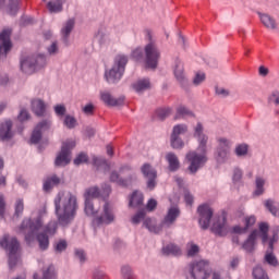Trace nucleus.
Returning <instances> with one entry per match:
<instances>
[{
    "instance_id": "13d9d810",
    "label": "nucleus",
    "mask_w": 279,
    "mask_h": 279,
    "mask_svg": "<svg viewBox=\"0 0 279 279\" xmlns=\"http://www.w3.org/2000/svg\"><path fill=\"white\" fill-rule=\"evenodd\" d=\"M68 243L65 242V240H60L57 244H56V246H54V250H56V252H64V250H66V247H68Z\"/></svg>"
},
{
    "instance_id": "603ef678",
    "label": "nucleus",
    "mask_w": 279,
    "mask_h": 279,
    "mask_svg": "<svg viewBox=\"0 0 279 279\" xmlns=\"http://www.w3.org/2000/svg\"><path fill=\"white\" fill-rule=\"evenodd\" d=\"M84 162H88V155L81 153L74 159V165L80 166V165H84Z\"/></svg>"
},
{
    "instance_id": "5fc2aeb1",
    "label": "nucleus",
    "mask_w": 279,
    "mask_h": 279,
    "mask_svg": "<svg viewBox=\"0 0 279 279\" xmlns=\"http://www.w3.org/2000/svg\"><path fill=\"white\" fill-rule=\"evenodd\" d=\"M54 113L57 114V117H64V114H66V107L64 105L54 106Z\"/></svg>"
},
{
    "instance_id": "37998d69",
    "label": "nucleus",
    "mask_w": 279,
    "mask_h": 279,
    "mask_svg": "<svg viewBox=\"0 0 279 279\" xmlns=\"http://www.w3.org/2000/svg\"><path fill=\"white\" fill-rule=\"evenodd\" d=\"M264 260L265 263H267V265H270V267H278L279 265L278 258L276 257V255L269 251L266 252Z\"/></svg>"
},
{
    "instance_id": "2f4dec72",
    "label": "nucleus",
    "mask_w": 279,
    "mask_h": 279,
    "mask_svg": "<svg viewBox=\"0 0 279 279\" xmlns=\"http://www.w3.org/2000/svg\"><path fill=\"white\" fill-rule=\"evenodd\" d=\"M34 279H56V268L53 265H49L48 267L43 269V276L41 278H38V274H35L33 276Z\"/></svg>"
},
{
    "instance_id": "f257e3e1",
    "label": "nucleus",
    "mask_w": 279,
    "mask_h": 279,
    "mask_svg": "<svg viewBox=\"0 0 279 279\" xmlns=\"http://www.w3.org/2000/svg\"><path fill=\"white\" fill-rule=\"evenodd\" d=\"M194 138H196L198 146L197 150H190L185 155V160L189 163L187 171L195 174L206 162H208V156L206 145H208V135L204 133V125L198 122L194 128Z\"/></svg>"
},
{
    "instance_id": "69168bd1",
    "label": "nucleus",
    "mask_w": 279,
    "mask_h": 279,
    "mask_svg": "<svg viewBox=\"0 0 279 279\" xmlns=\"http://www.w3.org/2000/svg\"><path fill=\"white\" fill-rule=\"evenodd\" d=\"M101 189H102L104 197H108L110 195V193H112V187L108 183H105Z\"/></svg>"
},
{
    "instance_id": "9b49d317",
    "label": "nucleus",
    "mask_w": 279,
    "mask_h": 279,
    "mask_svg": "<svg viewBox=\"0 0 279 279\" xmlns=\"http://www.w3.org/2000/svg\"><path fill=\"white\" fill-rule=\"evenodd\" d=\"M189 132V126L185 124H178L173 126L172 134H171V147L173 149H182L184 147V142L180 138V134H186Z\"/></svg>"
},
{
    "instance_id": "ea45409f",
    "label": "nucleus",
    "mask_w": 279,
    "mask_h": 279,
    "mask_svg": "<svg viewBox=\"0 0 279 279\" xmlns=\"http://www.w3.org/2000/svg\"><path fill=\"white\" fill-rule=\"evenodd\" d=\"M144 226L149 230V232H155V234H158V232L162 230V227L156 226V221L151 220V218H146L144 220Z\"/></svg>"
},
{
    "instance_id": "72a5a7b5",
    "label": "nucleus",
    "mask_w": 279,
    "mask_h": 279,
    "mask_svg": "<svg viewBox=\"0 0 279 279\" xmlns=\"http://www.w3.org/2000/svg\"><path fill=\"white\" fill-rule=\"evenodd\" d=\"M271 234L272 235L268 241V247H269L270 252H274V245H276V243H278V241H279V226L278 225L272 227Z\"/></svg>"
},
{
    "instance_id": "c85d7f7f",
    "label": "nucleus",
    "mask_w": 279,
    "mask_h": 279,
    "mask_svg": "<svg viewBox=\"0 0 279 279\" xmlns=\"http://www.w3.org/2000/svg\"><path fill=\"white\" fill-rule=\"evenodd\" d=\"M132 86L136 93H144V90H149V88H151V83L147 78H142L135 82Z\"/></svg>"
},
{
    "instance_id": "de8ad7c7",
    "label": "nucleus",
    "mask_w": 279,
    "mask_h": 279,
    "mask_svg": "<svg viewBox=\"0 0 279 279\" xmlns=\"http://www.w3.org/2000/svg\"><path fill=\"white\" fill-rule=\"evenodd\" d=\"M219 143L222 149L218 151V156L219 158H226L228 156V145H230V143L226 138H220Z\"/></svg>"
},
{
    "instance_id": "ddd939ff",
    "label": "nucleus",
    "mask_w": 279,
    "mask_h": 279,
    "mask_svg": "<svg viewBox=\"0 0 279 279\" xmlns=\"http://www.w3.org/2000/svg\"><path fill=\"white\" fill-rule=\"evenodd\" d=\"M141 171H142L144 178H146V180H148L147 187L150 191H154V189H156V178H158V172L149 163H144L141 168Z\"/></svg>"
},
{
    "instance_id": "c756f323",
    "label": "nucleus",
    "mask_w": 279,
    "mask_h": 279,
    "mask_svg": "<svg viewBox=\"0 0 279 279\" xmlns=\"http://www.w3.org/2000/svg\"><path fill=\"white\" fill-rule=\"evenodd\" d=\"M267 181L262 177H256L255 179V191L253 192V195L255 197H260V195L265 194V183Z\"/></svg>"
},
{
    "instance_id": "4d7b16f0",
    "label": "nucleus",
    "mask_w": 279,
    "mask_h": 279,
    "mask_svg": "<svg viewBox=\"0 0 279 279\" xmlns=\"http://www.w3.org/2000/svg\"><path fill=\"white\" fill-rule=\"evenodd\" d=\"M17 119L21 123H25V121H29V112L25 109H22L20 111V114L17 116Z\"/></svg>"
},
{
    "instance_id": "423d86ee",
    "label": "nucleus",
    "mask_w": 279,
    "mask_h": 279,
    "mask_svg": "<svg viewBox=\"0 0 279 279\" xmlns=\"http://www.w3.org/2000/svg\"><path fill=\"white\" fill-rule=\"evenodd\" d=\"M190 274L193 279L210 278V262L206 259L194 260L190 264Z\"/></svg>"
},
{
    "instance_id": "774afa93",
    "label": "nucleus",
    "mask_w": 279,
    "mask_h": 279,
    "mask_svg": "<svg viewBox=\"0 0 279 279\" xmlns=\"http://www.w3.org/2000/svg\"><path fill=\"white\" fill-rule=\"evenodd\" d=\"M269 101H271L272 104H276V106H279V93L274 92L269 97Z\"/></svg>"
},
{
    "instance_id": "a19ab883",
    "label": "nucleus",
    "mask_w": 279,
    "mask_h": 279,
    "mask_svg": "<svg viewBox=\"0 0 279 279\" xmlns=\"http://www.w3.org/2000/svg\"><path fill=\"white\" fill-rule=\"evenodd\" d=\"M25 210V202L23 198H17L14 204V217H21Z\"/></svg>"
},
{
    "instance_id": "a878e982",
    "label": "nucleus",
    "mask_w": 279,
    "mask_h": 279,
    "mask_svg": "<svg viewBox=\"0 0 279 279\" xmlns=\"http://www.w3.org/2000/svg\"><path fill=\"white\" fill-rule=\"evenodd\" d=\"M162 254L165 256H182V250L180 246L170 243L162 247Z\"/></svg>"
},
{
    "instance_id": "c9c22d12",
    "label": "nucleus",
    "mask_w": 279,
    "mask_h": 279,
    "mask_svg": "<svg viewBox=\"0 0 279 279\" xmlns=\"http://www.w3.org/2000/svg\"><path fill=\"white\" fill-rule=\"evenodd\" d=\"M58 184H60V178L53 174L44 182V191H51V189H53V186H58Z\"/></svg>"
},
{
    "instance_id": "4be33fe9",
    "label": "nucleus",
    "mask_w": 279,
    "mask_h": 279,
    "mask_svg": "<svg viewBox=\"0 0 279 279\" xmlns=\"http://www.w3.org/2000/svg\"><path fill=\"white\" fill-rule=\"evenodd\" d=\"M258 16L264 27H266V29H271V31L278 29V23L276 22V19H274L271 15L265 14V13H258Z\"/></svg>"
},
{
    "instance_id": "39448f33",
    "label": "nucleus",
    "mask_w": 279,
    "mask_h": 279,
    "mask_svg": "<svg viewBox=\"0 0 279 279\" xmlns=\"http://www.w3.org/2000/svg\"><path fill=\"white\" fill-rule=\"evenodd\" d=\"M47 64L45 56L39 54L37 57H26L21 60V71L26 75H32L36 73L38 69H43Z\"/></svg>"
},
{
    "instance_id": "7ed1b4c3",
    "label": "nucleus",
    "mask_w": 279,
    "mask_h": 279,
    "mask_svg": "<svg viewBox=\"0 0 279 279\" xmlns=\"http://www.w3.org/2000/svg\"><path fill=\"white\" fill-rule=\"evenodd\" d=\"M0 247L8 250L9 252V269H13L19 264V250H21V244L16 238H10L9 234H4L0 240Z\"/></svg>"
},
{
    "instance_id": "3c124183",
    "label": "nucleus",
    "mask_w": 279,
    "mask_h": 279,
    "mask_svg": "<svg viewBox=\"0 0 279 279\" xmlns=\"http://www.w3.org/2000/svg\"><path fill=\"white\" fill-rule=\"evenodd\" d=\"M156 114L158 119H160L161 121H165V119H167V117L171 114V108L158 109L156 111Z\"/></svg>"
},
{
    "instance_id": "bb28decb",
    "label": "nucleus",
    "mask_w": 279,
    "mask_h": 279,
    "mask_svg": "<svg viewBox=\"0 0 279 279\" xmlns=\"http://www.w3.org/2000/svg\"><path fill=\"white\" fill-rule=\"evenodd\" d=\"M143 202H144L143 193H141L138 191H135L131 195V198H130V202H129V206L131 208H138L140 206H143Z\"/></svg>"
},
{
    "instance_id": "e2e57ef3",
    "label": "nucleus",
    "mask_w": 279,
    "mask_h": 279,
    "mask_svg": "<svg viewBox=\"0 0 279 279\" xmlns=\"http://www.w3.org/2000/svg\"><path fill=\"white\" fill-rule=\"evenodd\" d=\"M93 165H95V167H101V165H108V161H106V159L104 158H99V157H93Z\"/></svg>"
},
{
    "instance_id": "6e6552de",
    "label": "nucleus",
    "mask_w": 279,
    "mask_h": 279,
    "mask_svg": "<svg viewBox=\"0 0 279 279\" xmlns=\"http://www.w3.org/2000/svg\"><path fill=\"white\" fill-rule=\"evenodd\" d=\"M145 64L147 69H157L160 60V50L154 43H149L145 46Z\"/></svg>"
},
{
    "instance_id": "a211bd4d",
    "label": "nucleus",
    "mask_w": 279,
    "mask_h": 279,
    "mask_svg": "<svg viewBox=\"0 0 279 279\" xmlns=\"http://www.w3.org/2000/svg\"><path fill=\"white\" fill-rule=\"evenodd\" d=\"M100 99L106 106H123V102L125 101L124 97L114 98L109 92H101Z\"/></svg>"
},
{
    "instance_id": "338daca9",
    "label": "nucleus",
    "mask_w": 279,
    "mask_h": 279,
    "mask_svg": "<svg viewBox=\"0 0 279 279\" xmlns=\"http://www.w3.org/2000/svg\"><path fill=\"white\" fill-rule=\"evenodd\" d=\"M84 114L90 116L95 112V106L93 104H88L83 108Z\"/></svg>"
},
{
    "instance_id": "5701e85b",
    "label": "nucleus",
    "mask_w": 279,
    "mask_h": 279,
    "mask_svg": "<svg viewBox=\"0 0 279 279\" xmlns=\"http://www.w3.org/2000/svg\"><path fill=\"white\" fill-rule=\"evenodd\" d=\"M166 160L168 162L169 171H178V169H180V159L177 154L168 153L166 155Z\"/></svg>"
},
{
    "instance_id": "f704fd0d",
    "label": "nucleus",
    "mask_w": 279,
    "mask_h": 279,
    "mask_svg": "<svg viewBox=\"0 0 279 279\" xmlns=\"http://www.w3.org/2000/svg\"><path fill=\"white\" fill-rule=\"evenodd\" d=\"M259 232L263 245L267 244V241H269V225L267 222H260Z\"/></svg>"
},
{
    "instance_id": "7c9ffc66",
    "label": "nucleus",
    "mask_w": 279,
    "mask_h": 279,
    "mask_svg": "<svg viewBox=\"0 0 279 279\" xmlns=\"http://www.w3.org/2000/svg\"><path fill=\"white\" fill-rule=\"evenodd\" d=\"M73 27H75V20H69L63 28L61 29L62 38L64 44L69 43V36H71V32H73Z\"/></svg>"
},
{
    "instance_id": "b1692460",
    "label": "nucleus",
    "mask_w": 279,
    "mask_h": 279,
    "mask_svg": "<svg viewBox=\"0 0 279 279\" xmlns=\"http://www.w3.org/2000/svg\"><path fill=\"white\" fill-rule=\"evenodd\" d=\"M32 110L36 117H43L45 114V110H47V105L45 101L40 99L32 100Z\"/></svg>"
},
{
    "instance_id": "4468645a",
    "label": "nucleus",
    "mask_w": 279,
    "mask_h": 279,
    "mask_svg": "<svg viewBox=\"0 0 279 279\" xmlns=\"http://www.w3.org/2000/svg\"><path fill=\"white\" fill-rule=\"evenodd\" d=\"M10 34H12V31L4 29L0 34V60H3L7 58L8 52L10 49H12V41L10 40Z\"/></svg>"
},
{
    "instance_id": "f03ea898",
    "label": "nucleus",
    "mask_w": 279,
    "mask_h": 279,
    "mask_svg": "<svg viewBox=\"0 0 279 279\" xmlns=\"http://www.w3.org/2000/svg\"><path fill=\"white\" fill-rule=\"evenodd\" d=\"M54 213L59 226H69L77 215V197L71 192H59L54 198Z\"/></svg>"
},
{
    "instance_id": "9d476101",
    "label": "nucleus",
    "mask_w": 279,
    "mask_h": 279,
    "mask_svg": "<svg viewBox=\"0 0 279 279\" xmlns=\"http://www.w3.org/2000/svg\"><path fill=\"white\" fill-rule=\"evenodd\" d=\"M57 230H58V222L51 221L47 225L45 232L37 234L36 239H37V242L39 243L40 250L45 251L49 248V235L53 236Z\"/></svg>"
},
{
    "instance_id": "f3484780",
    "label": "nucleus",
    "mask_w": 279,
    "mask_h": 279,
    "mask_svg": "<svg viewBox=\"0 0 279 279\" xmlns=\"http://www.w3.org/2000/svg\"><path fill=\"white\" fill-rule=\"evenodd\" d=\"M12 136H14V133L12 132V121L4 120L0 123V141H10Z\"/></svg>"
},
{
    "instance_id": "bf43d9fd",
    "label": "nucleus",
    "mask_w": 279,
    "mask_h": 279,
    "mask_svg": "<svg viewBox=\"0 0 279 279\" xmlns=\"http://www.w3.org/2000/svg\"><path fill=\"white\" fill-rule=\"evenodd\" d=\"M122 276L124 279H133L132 268L130 266H123L122 267Z\"/></svg>"
},
{
    "instance_id": "0eeeda50",
    "label": "nucleus",
    "mask_w": 279,
    "mask_h": 279,
    "mask_svg": "<svg viewBox=\"0 0 279 279\" xmlns=\"http://www.w3.org/2000/svg\"><path fill=\"white\" fill-rule=\"evenodd\" d=\"M114 222V213L112 211V207L110 203L105 202L102 209L94 216L93 223L94 226H110V223Z\"/></svg>"
},
{
    "instance_id": "2eb2a0df",
    "label": "nucleus",
    "mask_w": 279,
    "mask_h": 279,
    "mask_svg": "<svg viewBox=\"0 0 279 279\" xmlns=\"http://www.w3.org/2000/svg\"><path fill=\"white\" fill-rule=\"evenodd\" d=\"M49 128H51V122L47 120H44L37 124L31 136L32 145H37V143H40V140L43 138V132L49 130Z\"/></svg>"
},
{
    "instance_id": "c03bdc74",
    "label": "nucleus",
    "mask_w": 279,
    "mask_h": 279,
    "mask_svg": "<svg viewBox=\"0 0 279 279\" xmlns=\"http://www.w3.org/2000/svg\"><path fill=\"white\" fill-rule=\"evenodd\" d=\"M184 117H193V112L184 106L178 107L174 119H184Z\"/></svg>"
},
{
    "instance_id": "412c9836",
    "label": "nucleus",
    "mask_w": 279,
    "mask_h": 279,
    "mask_svg": "<svg viewBox=\"0 0 279 279\" xmlns=\"http://www.w3.org/2000/svg\"><path fill=\"white\" fill-rule=\"evenodd\" d=\"M105 77L109 84H114L116 82H119L121 77H123V71L113 65L112 69L105 73Z\"/></svg>"
},
{
    "instance_id": "79ce46f5",
    "label": "nucleus",
    "mask_w": 279,
    "mask_h": 279,
    "mask_svg": "<svg viewBox=\"0 0 279 279\" xmlns=\"http://www.w3.org/2000/svg\"><path fill=\"white\" fill-rule=\"evenodd\" d=\"M174 77L178 82H184V65H182V62H177L174 68Z\"/></svg>"
},
{
    "instance_id": "6e6d98bb",
    "label": "nucleus",
    "mask_w": 279,
    "mask_h": 279,
    "mask_svg": "<svg viewBox=\"0 0 279 279\" xmlns=\"http://www.w3.org/2000/svg\"><path fill=\"white\" fill-rule=\"evenodd\" d=\"M143 219H145V211H138L137 214H135L132 217V223H134L135 226L141 223V221H143Z\"/></svg>"
},
{
    "instance_id": "49530a36",
    "label": "nucleus",
    "mask_w": 279,
    "mask_h": 279,
    "mask_svg": "<svg viewBox=\"0 0 279 279\" xmlns=\"http://www.w3.org/2000/svg\"><path fill=\"white\" fill-rule=\"evenodd\" d=\"M97 213L98 210L95 209V205H93V202L85 198V214L88 217H95Z\"/></svg>"
},
{
    "instance_id": "1a4fd4ad",
    "label": "nucleus",
    "mask_w": 279,
    "mask_h": 279,
    "mask_svg": "<svg viewBox=\"0 0 279 279\" xmlns=\"http://www.w3.org/2000/svg\"><path fill=\"white\" fill-rule=\"evenodd\" d=\"M75 147L74 141H66L62 144L61 151L56 158V167H66L71 162V149Z\"/></svg>"
},
{
    "instance_id": "393cba45",
    "label": "nucleus",
    "mask_w": 279,
    "mask_h": 279,
    "mask_svg": "<svg viewBox=\"0 0 279 279\" xmlns=\"http://www.w3.org/2000/svg\"><path fill=\"white\" fill-rule=\"evenodd\" d=\"M256 239H258V231L254 230L248 235L247 240L243 244V250L246 252H254V246L256 245Z\"/></svg>"
},
{
    "instance_id": "864d4df0",
    "label": "nucleus",
    "mask_w": 279,
    "mask_h": 279,
    "mask_svg": "<svg viewBox=\"0 0 279 279\" xmlns=\"http://www.w3.org/2000/svg\"><path fill=\"white\" fill-rule=\"evenodd\" d=\"M236 156H246L247 155V145L240 144L235 147Z\"/></svg>"
},
{
    "instance_id": "aec40b11",
    "label": "nucleus",
    "mask_w": 279,
    "mask_h": 279,
    "mask_svg": "<svg viewBox=\"0 0 279 279\" xmlns=\"http://www.w3.org/2000/svg\"><path fill=\"white\" fill-rule=\"evenodd\" d=\"M178 217H180V209L177 207H171L162 221V226L170 228V226L175 223V219H178Z\"/></svg>"
},
{
    "instance_id": "58836bf2",
    "label": "nucleus",
    "mask_w": 279,
    "mask_h": 279,
    "mask_svg": "<svg viewBox=\"0 0 279 279\" xmlns=\"http://www.w3.org/2000/svg\"><path fill=\"white\" fill-rule=\"evenodd\" d=\"M101 195V192L99 191V187L93 186L89 187L85 191V199L90 201V199H97Z\"/></svg>"
},
{
    "instance_id": "09e8293b",
    "label": "nucleus",
    "mask_w": 279,
    "mask_h": 279,
    "mask_svg": "<svg viewBox=\"0 0 279 279\" xmlns=\"http://www.w3.org/2000/svg\"><path fill=\"white\" fill-rule=\"evenodd\" d=\"M65 128L69 130H73L75 125H77V120L73 116H65L64 121H63Z\"/></svg>"
},
{
    "instance_id": "f8f14e48",
    "label": "nucleus",
    "mask_w": 279,
    "mask_h": 279,
    "mask_svg": "<svg viewBox=\"0 0 279 279\" xmlns=\"http://www.w3.org/2000/svg\"><path fill=\"white\" fill-rule=\"evenodd\" d=\"M197 213L199 215L198 223L202 230H208L210 226V220L213 219V208L204 204L198 206Z\"/></svg>"
},
{
    "instance_id": "6ab92c4d",
    "label": "nucleus",
    "mask_w": 279,
    "mask_h": 279,
    "mask_svg": "<svg viewBox=\"0 0 279 279\" xmlns=\"http://www.w3.org/2000/svg\"><path fill=\"white\" fill-rule=\"evenodd\" d=\"M254 223H256V217L247 216L244 218V227L235 226V227H233V232L235 234H245V232H247V230H250V228H252V226H254Z\"/></svg>"
},
{
    "instance_id": "cd10ccee",
    "label": "nucleus",
    "mask_w": 279,
    "mask_h": 279,
    "mask_svg": "<svg viewBox=\"0 0 279 279\" xmlns=\"http://www.w3.org/2000/svg\"><path fill=\"white\" fill-rule=\"evenodd\" d=\"M128 62H129L128 56L120 53L116 56L113 66L122 71V73H125V66L128 65Z\"/></svg>"
},
{
    "instance_id": "052dcab7",
    "label": "nucleus",
    "mask_w": 279,
    "mask_h": 279,
    "mask_svg": "<svg viewBox=\"0 0 279 279\" xmlns=\"http://www.w3.org/2000/svg\"><path fill=\"white\" fill-rule=\"evenodd\" d=\"M156 206H158V202H156L154 198H150L146 205V209L151 213L153 210H156Z\"/></svg>"
},
{
    "instance_id": "473e14b6",
    "label": "nucleus",
    "mask_w": 279,
    "mask_h": 279,
    "mask_svg": "<svg viewBox=\"0 0 279 279\" xmlns=\"http://www.w3.org/2000/svg\"><path fill=\"white\" fill-rule=\"evenodd\" d=\"M264 206L274 217H279V204L276 201L268 198L264 202Z\"/></svg>"
},
{
    "instance_id": "dca6fc26",
    "label": "nucleus",
    "mask_w": 279,
    "mask_h": 279,
    "mask_svg": "<svg viewBox=\"0 0 279 279\" xmlns=\"http://www.w3.org/2000/svg\"><path fill=\"white\" fill-rule=\"evenodd\" d=\"M211 232L218 236H226L230 232V227H228V221L226 216H221L213 223Z\"/></svg>"
},
{
    "instance_id": "0e129e2a",
    "label": "nucleus",
    "mask_w": 279,
    "mask_h": 279,
    "mask_svg": "<svg viewBox=\"0 0 279 279\" xmlns=\"http://www.w3.org/2000/svg\"><path fill=\"white\" fill-rule=\"evenodd\" d=\"M199 252V246L196 244H191L190 248L187 250V256H195Z\"/></svg>"
},
{
    "instance_id": "8fccbe9b",
    "label": "nucleus",
    "mask_w": 279,
    "mask_h": 279,
    "mask_svg": "<svg viewBox=\"0 0 279 279\" xmlns=\"http://www.w3.org/2000/svg\"><path fill=\"white\" fill-rule=\"evenodd\" d=\"M19 12V0H11L8 7V14L14 16Z\"/></svg>"
},
{
    "instance_id": "680f3d73",
    "label": "nucleus",
    "mask_w": 279,
    "mask_h": 279,
    "mask_svg": "<svg viewBox=\"0 0 279 279\" xmlns=\"http://www.w3.org/2000/svg\"><path fill=\"white\" fill-rule=\"evenodd\" d=\"M204 80H206V74H204V73H197L196 75H195V77H194V84L196 85V86H199V84L202 83V82H204Z\"/></svg>"
},
{
    "instance_id": "20e7f679",
    "label": "nucleus",
    "mask_w": 279,
    "mask_h": 279,
    "mask_svg": "<svg viewBox=\"0 0 279 279\" xmlns=\"http://www.w3.org/2000/svg\"><path fill=\"white\" fill-rule=\"evenodd\" d=\"M40 228H43V218L38 217L35 220H32L29 218H25L17 232L20 234H25V241L28 245L32 244V242L34 241V239H36V232H38V230H40Z\"/></svg>"
},
{
    "instance_id": "a18cd8bd",
    "label": "nucleus",
    "mask_w": 279,
    "mask_h": 279,
    "mask_svg": "<svg viewBox=\"0 0 279 279\" xmlns=\"http://www.w3.org/2000/svg\"><path fill=\"white\" fill-rule=\"evenodd\" d=\"M253 279H269V276L263 267L256 266L253 269Z\"/></svg>"
},
{
    "instance_id": "e433bc0d",
    "label": "nucleus",
    "mask_w": 279,
    "mask_h": 279,
    "mask_svg": "<svg viewBox=\"0 0 279 279\" xmlns=\"http://www.w3.org/2000/svg\"><path fill=\"white\" fill-rule=\"evenodd\" d=\"M110 182H113L116 184H119V186H128L129 182L125 179H122L121 175H119V172L112 171L109 177Z\"/></svg>"
},
{
    "instance_id": "4c0bfd02",
    "label": "nucleus",
    "mask_w": 279,
    "mask_h": 279,
    "mask_svg": "<svg viewBox=\"0 0 279 279\" xmlns=\"http://www.w3.org/2000/svg\"><path fill=\"white\" fill-rule=\"evenodd\" d=\"M63 3L64 2L62 0H52L48 2L47 8L49 12H53V13L62 12Z\"/></svg>"
}]
</instances>
